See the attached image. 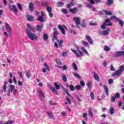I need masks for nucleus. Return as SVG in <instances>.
Wrapping results in <instances>:
<instances>
[{
	"mask_svg": "<svg viewBox=\"0 0 124 124\" xmlns=\"http://www.w3.org/2000/svg\"><path fill=\"white\" fill-rule=\"evenodd\" d=\"M5 28L6 29L8 32H11V28L10 27V25L7 23H5Z\"/></svg>",
	"mask_w": 124,
	"mask_h": 124,
	"instance_id": "15",
	"label": "nucleus"
},
{
	"mask_svg": "<svg viewBox=\"0 0 124 124\" xmlns=\"http://www.w3.org/2000/svg\"><path fill=\"white\" fill-rule=\"evenodd\" d=\"M122 73H123V72L120 69H119V70H116L115 72L112 73L111 76L112 77H114V76H118V77H120Z\"/></svg>",
	"mask_w": 124,
	"mask_h": 124,
	"instance_id": "10",
	"label": "nucleus"
},
{
	"mask_svg": "<svg viewBox=\"0 0 124 124\" xmlns=\"http://www.w3.org/2000/svg\"><path fill=\"white\" fill-rule=\"evenodd\" d=\"M90 97H91L92 100H93V99H94V94H93V93L91 92Z\"/></svg>",
	"mask_w": 124,
	"mask_h": 124,
	"instance_id": "44",
	"label": "nucleus"
},
{
	"mask_svg": "<svg viewBox=\"0 0 124 124\" xmlns=\"http://www.w3.org/2000/svg\"><path fill=\"white\" fill-rule=\"evenodd\" d=\"M69 11L72 14H76L79 11V9L77 7H74L73 8L69 9Z\"/></svg>",
	"mask_w": 124,
	"mask_h": 124,
	"instance_id": "12",
	"label": "nucleus"
},
{
	"mask_svg": "<svg viewBox=\"0 0 124 124\" xmlns=\"http://www.w3.org/2000/svg\"><path fill=\"white\" fill-rule=\"evenodd\" d=\"M73 21H74V22H75L76 27L77 28H78V29L81 28V27L80 26V25H81V18H80V17L78 16L74 17L73 18Z\"/></svg>",
	"mask_w": 124,
	"mask_h": 124,
	"instance_id": "4",
	"label": "nucleus"
},
{
	"mask_svg": "<svg viewBox=\"0 0 124 124\" xmlns=\"http://www.w3.org/2000/svg\"><path fill=\"white\" fill-rule=\"evenodd\" d=\"M17 5L18 9H19L20 11H22V10H23L22 9L23 7H22V5L21 4V3H18Z\"/></svg>",
	"mask_w": 124,
	"mask_h": 124,
	"instance_id": "40",
	"label": "nucleus"
},
{
	"mask_svg": "<svg viewBox=\"0 0 124 124\" xmlns=\"http://www.w3.org/2000/svg\"><path fill=\"white\" fill-rule=\"evenodd\" d=\"M18 75H19V76L20 77V78H21V79L22 80H24V78H23V74H22V72H18Z\"/></svg>",
	"mask_w": 124,
	"mask_h": 124,
	"instance_id": "54",
	"label": "nucleus"
},
{
	"mask_svg": "<svg viewBox=\"0 0 124 124\" xmlns=\"http://www.w3.org/2000/svg\"><path fill=\"white\" fill-rule=\"evenodd\" d=\"M13 77L14 78L13 79V81L15 84H16L17 83V79H16V77L15 76H14Z\"/></svg>",
	"mask_w": 124,
	"mask_h": 124,
	"instance_id": "58",
	"label": "nucleus"
},
{
	"mask_svg": "<svg viewBox=\"0 0 124 124\" xmlns=\"http://www.w3.org/2000/svg\"><path fill=\"white\" fill-rule=\"evenodd\" d=\"M27 19L29 22H32V21H33V16H32L27 15Z\"/></svg>",
	"mask_w": 124,
	"mask_h": 124,
	"instance_id": "19",
	"label": "nucleus"
},
{
	"mask_svg": "<svg viewBox=\"0 0 124 124\" xmlns=\"http://www.w3.org/2000/svg\"><path fill=\"white\" fill-rule=\"evenodd\" d=\"M113 24L112 23H111V21L110 20V18H107L105 20V22L103 24V25L101 26V28L103 30H105L106 29V26H112Z\"/></svg>",
	"mask_w": 124,
	"mask_h": 124,
	"instance_id": "3",
	"label": "nucleus"
},
{
	"mask_svg": "<svg viewBox=\"0 0 124 124\" xmlns=\"http://www.w3.org/2000/svg\"><path fill=\"white\" fill-rule=\"evenodd\" d=\"M89 114L90 116V117H91L92 118H93V112L92 111V108H91L89 110Z\"/></svg>",
	"mask_w": 124,
	"mask_h": 124,
	"instance_id": "46",
	"label": "nucleus"
},
{
	"mask_svg": "<svg viewBox=\"0 0 124 124\" xmlns=\"http://www.w3.org/2000/svg\"><path fill=\"white\" fill-rule=\"evenodd\" d=\"M93 85V82L92 81H89L87 83V86L88 87L89 89H92V86Z\"/></svg>",
	"mask_w": 124,
	"mask_h": 124,
	"instance_id": "43",
	"label": "nucleus"
},
{
	"mask_svg": "<svg viewBox=\"0 0 124 124\" xmlns=\"http://www.w3.org/2000/svg\"><path fill=\"white\" fill-rule=\"evenodd\" d=\"M7 84H8V82H7L6 81H5L4 82L3 87H2L3 92H6V86H7Z\"/></svg>",
	"mask_w": 124,
	"mask_h": 124,
	"instance_id": "27",
	"label": "nucleus"
},
{
	"mask_svg": "<svg viewBox=\"0 0 124 124\" xmlns=\"http://www.w3.org/2000/svg\"><path fill=\"white\" fill-rule=\"evenodd\" d=\"M104 88L105 89V92L106 93V94H107V95H109V89H108V87L107 86H106V85H104Z\"/></svg>",
	"mask_w": 124,
	"mask_h": 124,
	"instance_id": "25",
	"label": "nucleus"
},
{
	"mask_svg": "<svg viewBox=\"0 0 124 124\" xmlns=\"http://www.w3.org/2000/svg\"><path fill=\"white\" fill-rule=\"evenodd\" d=\"M70 33H71V34H72V35H74L75 34H76V32L75 31L72 30V29H70L69 31Z\"/></svg>",
	"mask_w": 124,
	"mask_h": 124,
	"instance_id": "36",
	"label": "nucleus"
},
{
	"mask_svg": "<svg viewBox=\"0 0 124 124\" xmlns=\"http://www.w3.org/2000/svg\"><path fill=\"white\" fill-rule=\"evenodd\" d=\"M71 51L76 54L77 58H80V57H82L80 54H79V53H78L76 50L73 49V48L71 49Z\"/></svg>",
	"mask_w": 124,
	"mask_h": 124,
	"instance_id": "18",
	"label": "nucleus"
},
{
	"mask_svg": "<svg viewBox=\"0 0 124 124\" xmlns=\"http://www.w3.org/2000/svg\"><path fill=\"white\" fill-rule=\"evenodd\" d=\"M86 38L89 43H90L92 45L93 44V39L92 38V37H90V35H86Z\"/></svg>",
	"mask_w": 124,
	"mask_h": 124,
	"instance_id": "13",
	"label": "nucleus"
},
{
	"mask_svg": "<svg viewBox=\"0 0 124 124\" xmlns=\"http://www.w3.org/2000/svg\"><path fill=\"white\" fill-rule=\"evenodd\" d=\"M48 37L49 36L46 33L44 34L43 39L45 41H47Z\"/></svg>",
	"mask_w": 124,
	"mask_h": 124,
	"instance_id": "32",
	"label": "nucleus"
},
{
	"mask_svg": "<svg viewBox=\"0 0 124 124\" xmlns=\"http://www.w3.org/2000/svg\"><path fill=\"white\" fill-rule=\"evenodd\" d=\"M122 56H124V51H118L116 52V57H122Z\"/></svg>",
	"mask_w": 124,
	"mask_h": 124,
	"instance_id": "17",
	"label": "nucleus"
},
{
	"mask_svg": "<svg viewBox=\"0 0 124 124\" xmlns=\"http://www.w3.org/2000/svg\"><path fill=\"white\" fill-rule=\"evenodd\" d=\"M29 8L31 11V12H33V9H34V5H33V3L32 2H30L29 5Z\"/></svg>",
	"mask_w": 124,
	"mask_h": 124,
	"instance_id": "14",
	"label": "nucleus"
},
{
	"mask_svg": "<svg viewBox=\"0 0 124 124\" xmlns=\"http://www.w3.org/2000/svg\"><path fill=\"white\" fill-rule=\"evenodd\" d=\"M83 117L86 121L88 120V117H87V113H83Z\"/></svg>",
	"mask_w": 124,
	"mask_h": 124,
	"instance_id": "63",
	"label": "nucleus"
},
{
	"mask_svg": "<svg viewBox=\"0 0 124 124\" xmlns=\"http://www.w3.org/2000/svg\"><path fill=\"white\" fill-rule=\"evenodd\" d=\"M26 33L30 39L31 40H38V37L34 33L35 32V27H31L29 24H27ZM32 31V32H31Z\"/></svg>",
	"mask_w": 124,
	"mask_h": 124,
	"instance_id": "1",
	"label": "nucleus"
},
{
	"mask_svg": "<svg viewBox=\"0 0 124 124\" xmlns=\"http://www.w3.org/2000/svg\"><path fill=\"white\" fill-rule=\"evenodd\" d=\"M66 98L68 103H69V104H71V100H70V99L68 98V97H66Z\"/></svg>",
	"mask_w": 124,
	"mask_h": 124,
	"instance_id": "55",
	"label": "nucleus"
},
{
	"mask_svg": "<svg viewBox=\"0 0 124 124\" xmlns=\"http://www.w3.org/2000/svg\"><path fill=\"white\" fill-rule=\"evenodd\" d=\"M80 84L82 87H84V86H85V82H84L83 81H80Z\"/></svg>",
	"mask_w": 124,
	"mask_h": 124,
	"instance_id": "60",
	"label": "nucleus"
},
{
	"mask_svg": "<svg viewBox=\"0 0 124 124\" xmlns=\"http://www.w3.org/2000/svg\"><path fill=\"white\" fill-rule=\"evenodd\" d=\"M110 20H115L116 22H118L120 26H121L122 28L124 27V21L120 20V18L117 17V16H111L110 17Z\"/></svg>",
	"mask_w": 124,
	"mask_h": 124,
	"instance_id": "5",
	"label": "nucleus"
},
{
	"mask_svg": "<svg viewBox=\"0 0 124 124\" xmlns=\"http://www.w3.org/2000/svg\"><path fill=\"white\" fill-rule=\"evenodd\" d=\"M55 62L57 63V65H58V67L59 68H62V67L60 66V65H62V62L60 61H58V60L57 59H55Z\"/></svg>",
	"mask_w": 124,
	"mask_h": 124,
	"instance_id": "20",
	"label": "nucleus"
},
{
	"mask_svg": "<svg viewBox=\"0 0 124 124\" xmlns=\"http://www.w3.org/2000/svg\"><path fill=\"white\" fill-rule=\"evenodd\" d=\"M108 82L109 85H112V84L114 83V80H113V79L110 78L108 80Z\"/></svg>",
	"mask_w": 124,
	"mask_h": 124,
	"instance_id": "50",
	"label": "nucleus"
},
{
	"mask_svg": "<svg viewBox=\"0 0 124 124\" xmlns=\"http://www.w3.org/2000/svg\"><path fill=\"white\" fill-rule=\"evenodd\" d=\"M109 113L110 115H113L114 113V108H109Z\"/></svg>",
	"mask_w": 124,
	"mask_h": 124,
	"instance_id": "41",
	"label": "nucleus"
},
{
	"mask_svg": "<svg viewBox=\"0 0 124 124\" xmlns=\"http://www.w3.org/2000/svg\"><path fill=\"white\" fill-rule=\"evenodd\" d=\"M94 75H93V78L96 80V81H97V82H100V78H99V76L97 75V74L95 72H93Z\"/></svg>",
	"mask_w": 124,
	"mask_h": 124,
	"instance_id": "16",
	"label": "nucleus"
},
{
	"mask_svg": "<svg viewBox=\"0 0 124 124\" xmlns=\"http://www.w3.org/2000/svg\"><path fill=\"white\" fill-rule=\"evenodd\" d=\"M106 15H108L109 16H111V15H112V12H111L110 11H106Z\"/></svg>",
	"mask_w": 124,
	"mask_h": 124,
	"instance_id": "56",
	"label": "nucleus"
},
{
	"mask_svg": "<svg viewBox=\"0 0 124 124\" xmlns=\"http://www.w3.org/2000/svg\"><path fill=\"white\" fill-rule=\"evenodd\" d=\"M120 69L121 70L122 72L124 71V65H122L120 67Z\"/></svg>",
	"mask_w": 124,
	"mask_h": 124,
	"instance_id": "59",
	"label": "nucleus"
},
{
	"mask_svg": "<svg viewBox=\"0 0 124 124\" xmlns=\"http://www.w3.org/2000/svg\"><path fill=\"white\" fill-rule=\"evenodd\" d=\"M46 10L47 11V12L50 13V12H52V7H50V6H47L46 7Z\"/></svg>",
	"mask_w": 124,
	"mask_h": 124,
	"instance_id": "47",
	"label": "nucleus"
},
{
	"mask_svg": "<svg viewBox=\"0 0 124 124\" xmlns=\"http://www.w3.org/2000/svg\"><path fill=\"white\" fill-rule=\"evenodd\" d=\"M57 30H58V29L53 28V39L52 40V41H54V40H57L60 47H62V43H63V41L62 40H61L60 41L59 40H58L57 36L59 34V31H58Z\"/></svg>",
	"mask_w": 124,
	"mask_h": 124,
	"instance_id": "2",
	"label": "nucleus"
},
{
	"mask_svg": "<svg viewBox=\"0 0 124 124\" xmlns=\"http://www.w3.org/2000/svg\"><path fill=\"white\" fill-rule=\"evenodd\" d=\"M62 79L63 82L66 83L67 82V78H66V76L63 75L62 76Z\"/></svg>",
	"mask_w": 124,
	"mask_h": 124,
	"instance_id": "33",
	"label": "nucleus"
},
{
	"mask_svg": "<svg viewBox=\"0 0 124 124\" xmlns=\"http://www.w3.org/2000/svg\"><path fill=\"white\" fill-rule=\"evenodd\" d=\"M74 75L75 77H76L77 78H78V79H81V77L78 74L74 73Z\"/></svg>",
	"mask_w": 124,
	"mask_h": 124,
	"instance_id": "51",
	"label": "nucleus"
},
{
	"mask_svg": "<svg viewBox=\"0 0 124 124\" xmlns=\"http://www.w3.org/2000/svg\"><path fill=\"white\" fill-rule=\"evenodd\" d=\"M26 77H27V78H28V79H30L31 78V71L30 70H28L26 71Z\"/></svg>",
	"mask_w": 124,
	"mask_h": 124,
	"instance_id": "26",
	"label": "nucleus"
},
{
	"mask_svg": "<svg viewBox=\"0 0 124 124\" xmlns=\"http://www.w3.org/2000/svg\"><path fill=\"white\" fill-rule=\"evenodd\" d=\"M37 92L39 93V97L41 98V99L45 98V94H44V92H43L41 89H37Z\"/></svg>",
	"mask_w": 124,
	"mask_h": 124,
	"instance_id": "8",
	"label": "nucleus"
},
{
	"mask_svg": "<svg viewBox=\"0 0 124 124\" xmlns=\"http://www.w3.org/2000/svg\"><path fill=\"white\" fill-rule=\"evenodd\" d=\"M80 25L81 26V27L82 28H85L86 27V21L85 20V19H83L82 21V23H81L80 22Z\"/></svg>",
	"mask_w": 124,
	"mask_h": 124,
	"instance_id": "28",
	"label": "nucleus"
},
{
	"mask_svg": "<svg viewBox=\"0 0 124 124\" xmlns=\"http://www.w3.org/2000/svg\"><path fill=\"white\" fill-rule=\"evenodd\" d=\"M48 14L50 18H53V14L52 13V12L48 13Z\"/></svg>",
	"mask_w": 124,
	"mask_h": 124,
	"instance_id": "64",
	"label": "nucleus"
},
{
	"mask_svg": "<svg viewBox=\"0 0 124 124\" xmlns=\"http://www.w3.org/2000/svg\"><path fill=\"white\" fill-rule=\"evenodd\" d=\"M62 11L64 14H68V11L66 9H62Z\"/></svg>",
	"mask_w": 124,
	"mask_h": 124,
	"instance_id": "42",
	"label": "nucleus"
},
{
	"mask_svg": "<svg viewBox=\"0 0 124 124\" xmlns=\"http://www.w3.org/2000/svg\"><path fill=\"white\" fill-rule=\"evenodd\" d=\"M14 89H15V86L13 85H10V90H9V91H11V93L13 92Z\"/></svg>",
	"mask_w": 124,
	"mask_h": 124,
	"instance_id": "34",
	"label": "nucleus"
},
{
	"mask_svg": "<svg viewBox=\"0 0 124 124\" xmlns=\"http://www.w3.org/2000/svg\"><path fill=\"white\" fill-rule=\"evenodd\" d=\"M81 43L82 45H84L85 47H88V46H89V43L85 41H82Z\"/></svg>",
	"mask_w": 124,
	"mask_h": 124,
	"instance_id": "35",
	"label": "nucleus"
},
{
	"mask_svg": "<svg viewBox=\"0 0 124 124\" xmlns=\"http://www.w3.org/2000/svg\"><path fill=\"white\" fill-rule=\"evenodd\" d=\"M102 34L103 35H108V34H109V31L104 30L102 32Z\"/></svg>",
	"mask_w": 124,
	"mask_h": 124,
	"instance_id": "37",
	"label": "nucleus"
},
{
	"mask_svg": "<svg viewBox=\"0 0 124 124\" xmlns=\"http://www.w3.org/2000/svg\"><path fill=\"white\" fill-rule=\"evenodd\" d=\"M46 114H47L48 116H49V118L50 119H54V115H53V113L52 112H49L48 111H46Z\"/></svg>",
	"mask_w": 124,
	"mask_h": 124,
	"instance_id": "31",
	"label": "nucleus"
},
{
	"mask_svg": "<svg viewBox=\"0 0 124 124\" xmlns=\"http://www.w3.org/2000/svg\"><path fill=\"white\" fill-rule=\"evenodd\" d=\"M53 84L56 90H60V89H61V87L60 85H58V83L56 82H54Z\"/></svg>",
	"mask_w": 124,
	"mask_h": 124,
	"instance_id": "29",
	"label": "nucleus"
},
{
	"mask_svg": "<svg viewBox=\"0 0 124 124\" xmlns=\"http://www.w3.org/2000/svg\"><path fill=\"white\" fill-rule=\"evenodd\" d=\"M110 70L111 71H115V68H114V66L113 65H110Z\"/></svg>",
	"mask_w": 124,
	"mask_h": 124,
	"instance_id": "61",
	"label": "nucleus"
},
{
	"mask_svg": "<svg viewBox=\"0 0 124 124\" xmlns=\"http://www.w3.org/2000/svg\"><path fill=\"white\" fill-rule=\"evenodd\" d=\"M104 50H105V51H106V52H108V51H110V50H111V48L107 46H105Z\"/></svg>",
	"mask_w": 124,
	"mask_h": 124,
	"instance_id": "38",
	"label": "nucleus"
},
{
	"mask_svg": "<svg viewBox=\"0 0 124 124\" xmlns=\"http://www.w3.org/2000/svg\"><path fill=\"white\" fill-rule=\"evenodd\" d=\"M80 49L81 50V51H83L85 53V54L87 55V56H90V54L88 53V51L85 48V47H84L83 46H81L80 47Z\"/></svg>",
	"mask_w": 124,
	"mask_h": 124,
	"instance_id": "22",
	"label": "nucleus"
},
{
	"mask_svg": "<svg viewBox=\"0 0 124 124\" xmlns=\"http://www.w3.org/2000/svg\"><path fill=\"white\" fill-rule=\"evenodd\" d=\"M70 90L72 91V92H74L75 91V88H74V86H73L72 85H69Z\"/></svg>",
	"mask_w": 124,
	"mask_h": 124,
	"instance_id": "45",
	"label": "nucleus"
},
{
	"mask_svg": "<svg viewBox=\"0 0 124 124\" xmlns=\"http://www.w3.org/2000/svg\"><path fill=\"white\" fill-rule=\"evenodd\" d=\"M76 90H77V91H80L81 89H82V87H80L79 85H77L75 87Z\"/></svg>",
	"mask_w": 124,
	"mask_h": 124,
	"instance_id": "48",
	"label": "nucleus"
},
{
	"mask_svg": "<svg viewBox=\"0 0 124 124\" xmlns=\"http://www.w3.org/2000/svg\"><path fill=\"white\" fill-rule=\"evenodd\" d=\"M121 97V95H120V93H117L114 96H112L110 99L111 102H115V99H119Z\"/></svg>",
	"mask_w": 124,
	"mask_h": 124,
	"instance_id": "7",
	"label": "nucleus"
},
{
	"mask_svg": "<svg viewBox=\"0 0 124 124\" xmlns=\"http://www.w3.org/2000/svg\"><path fill=\"white\" fill-rule=\"evenodd\" d=\"M91 4H95V2H94V0H88Z\"/></svg>",
	"mask_w": 124,
	"mask_h": 124,
	"instance_id": "57",
	"label": "nucleus"
},
{
	"mask_svg": "<svg viewBox=\"0 0 124 124\" xmlns=\"http://www.w3.org/2000/svg\"><path fill=\"white\" fill-rule=\"evenodd\" d=\"M47 86L48 89H50V90H51V91L52 93H54L55 94H57V95H59V92H58V90H57V89H55L54 87H51V86L49 83H47Z\"/></svg>",
	"mask_w": 124,
	"mask_h": 124,
	"instance_id": "11",
	"label": "nucleus"
},
{
	"mask_svg": "<svg viewBox=\"0 0 124 124\" xmlns=\"http://www.w3.org/2000/svg\"><path fill=\"white\" fill-rule=\"evenodd\" d=\"M66 28V26L64 25L62 26L61 25H58V29L62 31V33L63 35H65V30H64V29Z\"/></svg>",
	"mask_w": 124,
	"mask_h": 124,
	"instance_id": "9",
	"label": "nucleus"
},
{
	"mask_svg": "<svg viewBox=\"0 0 124 124\" xmlns=\"http://www.w3.org/2000/svg\"><path fill=\"white\" fill-rule=\"evenodd\" d=\"M114 1L113 0H107V2L106 3L107 5H111V4H113Z\"/></svg>",
	"mask_w": 124,
	"mask_h": 124,
	"instance_id": "30",
	"label": "nucleus"
},
{
	"mask_svg": "<svg viewBox=\"0 0 124 124\" xmlns=\"http://www.w3.org/2000/svg\"><path fill=\"white\" fill-rule=\"evenodd\" d=\"M36 30L38 31H40L41 32L42 31V26L40 25H36Z\"/></svg>",
	"mask_w": 124,
	"mask_h": 124,
	"instance_id": "24",
	"label": "nucleus"
},
{
	"mask_svg": "<svg viewBox=\"0 0 124 124\" xmlns=\"http://www.w3.org/2000/svg\"><path fill=\"white\" fill-rule=\"evenodd\" d=\"M77 50L78 52V53H79V55H80V56L81 57H83V56H84V53H83V52L82 51H81V50H80V49H80V48H79V47H78L77 48Z\"/></svg>",
	"mask_w": 124,
	"mask_h": 124,
	"instance_id": "39",
	"label": "nucleus"
},
{
	"mask_svg": "<svg viewBox=\"0 0 124 124\" xmlns=\"http://www.w3.org/2000/svg\"><path fill=\"white\" fill-rule=\"evenodd\" d=\"M42 5H45L46 6L47 5H49V2H48V1H44L42 2Z\"/></svg>",
	"mask_w": 124,
	"mask_h": 124,
	"instance_id": "53",
	"label": "nucleus"
},
{
	"mask_svg": "<svg viewBox=\"0 0 124 124\" xmlns=\"http://www.w3.org/2000/svg\"><path fill=\"white\" fill-rule=\"evenodd\" d=\"M37 21H39L42 22V23H44L45 22V19L43 18V16H40L37 18Z\"/></svg>",
	"mask_w": 124,
	"mask_h": 124,
	"instance_id": "21",
	"label": "nucleus"
},
{
	"mask_svg": "<svg viewBox=\"0 0 124 124\" xmlns=\"http://www.w3.org/2000/svg\"><path fill=\"white\" fill-rule=\"evenodd\" d=\"M73 66L74 67V70H78V67H77V65H76V63H73Z\"/></svg>",
	"mask_w": 124,
	"mask_h": 124,
	"instance_id": "49",
	"label": "nucleus"
},
{
	"mask_svg": "<svg viewBox=\"0 0 124 124\" xmlns=\"http://www.w3.org/2000/svg\"><path fill=\"white\" fill-rule=\"evenodd\" d=\"M17 84L18 86H23V82H22L21 81L18 80L17 81Z\"/></svg>",
	"mask_w": 124,
	"mask_h": 124,
	"instance_id": "62",
	"label": "nucleus"
},
{
	"mask_svg": "<svg viewBox=\"0 0 124 124\" xmlns=\"http://www.w3.org/2000/svg\"><path fill=\"white\" fill-rule=\"evenodd\" d=\"M64 5V3L62 2H57L56 3V5L57 7H62V6H63V5Z\"/></svg>",
	"mask_w": 124,
	"mask_h": 124,
	"instance_id": "23",
	"label": "nucleus"
},
{
	"mask_svg": "<svg viewBox=\"0 0 124 124\" xmlns=\"http://www.w3.org/2000/svg\"><path fill=\"white\" fill-rule=\"evenodd\" d=\"M9 9L12 11V12H14L16 15H17V13L18 12V9H17V7L15 5H10L9 6Z\"/></svg>",
	"mask_w": 124,
	"mask_h": 124,
	"instance_id": "6",
	"label": "nucleus"
},
{
	"mask_svg": "<svg viewBox=\"0 0 124 124\" xmlns=\"http://www.w3.org/2000/svg\"><path fill=\"white\" fill-rule=\"evenodd\" d=\"M44 66L48 70V71H50V67L47 65V63H44Z\"/></svg>",
	"mask_w": 124,
	"mask_h": 124,
	"instance_id": "52",
	"label": "nucleus"
}]
</instances>
